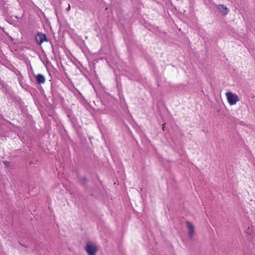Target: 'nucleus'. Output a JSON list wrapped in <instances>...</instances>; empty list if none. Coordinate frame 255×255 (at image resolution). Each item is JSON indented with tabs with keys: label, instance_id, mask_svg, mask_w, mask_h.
<instances>
[{
	"label": "nucleus",
	"instance_id": "1",
	"mask_svg": "<svg viewBox=\"0 0 255 255\" xmlns=\"http://www.w3.org/2000/svg\"><path fill=\"white\" fill-rule=\"evenodd\" d=\"M225 95L229 103L231 106L236 105L237 102L240 101V98L238 95L232 92H228L225 93Z\"/></svg>",
	"mask_w": 255,
	"mask_h": 255
},
{
	"label": "nucleus",
	"instance_id": "2",
	"mask_svg": "<svg viewBox=\"0 0 255 255\" xmlns=\"http://www.w3.org/2000/svg\"><path fill=\"white\" fill-rule=\"evenodd\" d=\"M85 248L88 255H96L98 250L96 244L92 242L87 243Z\"/></svg>",
	"mask_w": 255,
	"mask_h": 255
},
{
	"label": "nucleus",
	"instance_id": "3",
	"mask_svg": "<svg viewBox=\"0 0 255 255\" xmlns=\"http://www.w3.org/2000/svg\"><path fill=\"white\" fill-rule=\"evenodd\" d=\"M35 40L39 44H41L46 40V37L45 34L42 33H38L35 36Z\"/></svg>",
	"mask_w": 255,
	"mask_h": 255
},
{
	"label": "nucleus",
	"instance_id": "4",
	"mask_svg": "<svg viewBox=\"0 0 255 255\" xmlns=\"http://www.w3.org/2000/svg\"><path fill=\"white\" fill-rule=\"evenodd\" d=\"M218 9L223 15L227 14L229 11V8L224 4L219 5Z\"/></svg>",
	"mask_w": 255,
	"mask_h": 255
},
{
	"label": "nucleus",
	"instance_id": "5",
	"mask_svg": "<svg viewBox=\"0 0 255 255\" xmlns=\"http://www.w3.org/2000/svg\"><path fill=\"white\" fill-rule=\"evenodd\" d=\"M186 224L188 229L189 235L190 237H192L194 234V228L193 225L189 222H187Z\"/></svg>",
	"mask_w": 255,
	"mask_h": 255
},
{
	"label": "nucleus",
	"instance_id": "6",
	"mask_svg": "<svg viewBox=\"0 0 255 255\" xmlns=\"http://www.w3.org/2000/svg\"><path fill=\"white\" fill-rule=\"evenodd\" d=\"M36 80L38 84H43L45 82L44 76L40 74H38L36 76Z\"/></svg>",
	"mask_w": 255,
	"mask_h": 255
},
{
	"label": "nucleus",
	"instance_id": "7",
	"mask_svg": "<svg viewBox=\"0 0 255 255\" xmlns=\"http://www.w3.org/2000/svg\"><path fill=\"white\" fill-rule=\"evenodd\" d=\"M253 229L252 227H248V229H245L244 232L247 234V235H251L252 233Z\"/></svg>",
	"mask_w": 255,
	"mask_h": 255
}]
</instances>
